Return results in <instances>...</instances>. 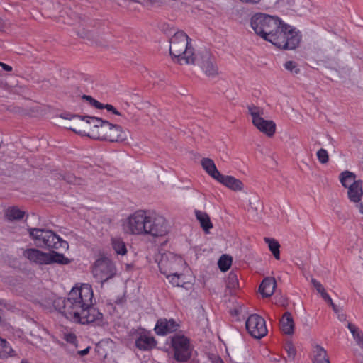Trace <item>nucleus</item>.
Returning a JSON list of instances; mask_svg holds the SVG:
<instances>
[{
    "mask_svg": "<svg viewBox=\"0 0 363 363\" xmlns=\"http://www.w3.org/2000/svg\"><path fill=\"white\" fill-rule=\"evenodd\" d=\"M250 26L257 35L279 49L294 50L301 40L298 30L277 16L256 13L251 17Z\"/></svg>",
    "mask_w": 363,
    "mask_h": 363,
    "instance_id": "obj_1",
    "label": "nucleus"
},
{
    "mask_svg": "<svg viewBox=\"0 0 363 363\" xmlns=\"http://www.w3.org/2000/svg\"><path fill=\"white\" fill-rule=\"evenodd\" d=\"M120 223L121 231L128 236L159 238L170 232L167 220L152 211L137 210L121 219Z\"/></svg>",
    "mask_w": 363,
    "mask_h": 363,
    "instance_id": "obj_2",
    "label": "nucleus"
},
{
    "mask_svg": "<svg viewBox=\"0 0 363 363\" xmlns=\"http://www.w3.org/2000/svg\"><path fill=\"white\" fill-rule=\"evenodd\" d=\"M83 124L86 126V128L89 127V133H86L85 130L71 129L82 135H86L96 140L121 143L127 139V134L121 126L113 125L100 118L90 117L86 121L83 122Z\"/></svg>",
    "mask_w": 363,
    "mask_h": 363,
    "instance_id": "obj_3",
    "label": "nucleus"
},
{
    "mask_svg": "<svg viewBox=\"0 0 363 363\" xmlns=\"http://www.w3.org/2000/svg\"><path fill=\"white\" fill-rule=\"evenodd\" d=\"M94 292L91 285L81 284L76 285L68 294L63 302L62 313L68 318L77 312L83 311V308L93 305Z\"/></svg>",
    "mask_w": 363,
    "mask_h": 363,
    "instance_id": "obj_4",
    "label": "nucleus"
},
{
    "mask_svg": "<svg viewBox=\"0 0 363 363\" xmlns=\"http://www.w3.org/2000/svg\"><path fill=\"white\" fill-rule=\"evenodd\" d=\"M169 52L172 59L180 65L194 62V52L189 45V37L183 31L176 32L169 40Z\"/></svg>",
    "mask_w": 363,
    "mask_h": 363,
    "instance_id": "obj_5",
    "label": "nucleus"
},
{
    "mask_svg": "<svg viewBox=\"0 0 363 363\" xmlns=\"http://www.w3.org/2000/svg\"><path fill=\"white\" fill-rule=\"evenodd\" d=\"M247 111L251 118V122L257 130L268 138H272L274 135L277 124L273 120L264 117L265 111L262 107L250 104L247 106Z\"/></svg>",
    "mask_w": 363,
    "mask_h": 363,
    "instance_id": "obj_6",
    "label": "nucleus"
},
{
    "mask_svg": "<svg viewBox=\"0 0 363 363\" xmlns=\"http://www.w3.org/2000/svg\"><path fill=\"white\" fill-rule=\"evenodd\" d=\"M23 255L30 262L38 265H47L54 263L60 264H67L70 260L55 251L44 252L38 249L30 248L23 251Z\"/></svg>",
    "mask_w": 363,
    "mask_h": 363,
    "instance_id": "obj_7",
    "label": "nucleus"
},
{
    "mask_svg": "<svg viewBox=\"0 0 363 363\" xmlns=\"http://www.w3.org/2000/svg\"><path fill=\"white\" fill-rule=\"evenodd\" d=\"M29 235L35 242V244L41 247L58 249L67 247V242L51 230L30 228L29 229Z\"/></svg>",
    "mask_w": 363,
    "mask_h": 363,
    "instance_id": "obj_8",
    "label": "nucleus"
},
{
    "mask_svg": "<svg viewBox=\"0 0 363 363\" xmlns=\"http://www.w3.org/2000/svg\"><path fill=\"white\" fill-rule=\"evenodd\" d=\"M92 273L96 279L103 284L113 278L116 274L113 262L108 257H101L94 264Z\"/></svg>",
    "mask_w": 363,
    "mask_h": 363,
    "instance_id": "obj_9",
    "label": "nucleus"
},
{
    "mask_svg": "<svg viewBox=\"0 0 363 363\" xmlns=\"http://www.w3.org/2000/svg\"><path fill=\"white\" fill-rule=\"evenodd\" d=\"M187 266V263L181 256L172 252L163 255L159 263L160 271L165 277L182 269H186Z\"/></svg>",
    "mask_w": 363,
    "mask_h": 363,
    "instance_id": "obj_10",
    "label": "nucleus"
},
{
    "mask_svg": "<svg viewBox=\"0 0 363 363\" xmlns=\"http://www.w3.org/2000/svg\"><path fill=\"white\" fill-rule=\"evenodd\" d=\"M67 319L81 324L94 323L97 325H102L105 323L103 314L99 309L92 307V306L87 307V308H83V311L77 312V314L73 315Z\"/></svg>",
    "mask_w": 363,
    "mask_h": 363,
    "instance_id": "obj_11",
    "label": "nucleus"
},
{
    "mask_svg": "<svg viewBox=\"0 0 363 363\" xmlns=\"http://www.w3.org/2000/svg\"><path fill=\"white\" fill-rule=\"evenodd\" d=\"M190 64L197 65L203 73L208 77H214L218 74V67L215 60L207 50L198 51L194 53V62Z\"/></svg>",
    "mask_w": 363,
    "mask_h": 363,
    "instance_id": "obj_12",
    "label": "nucleus"
},
{
    "mask_svg": "<svg viewBox=\"0 0 363 363\" xmlns=\"http://www.w3.org/2000/svg\"><path fill=\"white\" fill-rule=\"evenodd\" d=\"M168 282L173 287H181L185 289H190L194 284V277L189 267L170 274L166 277Z\"/></svg>",
    "mask_w": 363,
    "mask_h": 363,
    "instance_id": "obj_13",
    "label": "nucleus"
},
{
    "mask_svg": "<svg viewBox=\"0 0 363 363\" xmlns=\"http://www.w3.org/2000/svg\"><path fill=\"white\" fill-rule=\"evenodd\" d=\"M245 328L247 333L255 339L262 338L268 332L265 320L257 314H252L247 318Z\"/></svg>",
    "mask_w": 363,
    "mask_h": 363,
    "instance_id": "obj_14",
    "label": "nucleus"
},
{
    "mask_svg": "<svg viewBox=\"0 0 363 363\" xmlns=\"http://www.w3.org/2000/svg\"><path fill=\"white\" fill-rule=\"evenodd\" d=\"M174 356L177 361L186 362L190 357L191 348L187 337L184 335H175L172 340Z\"/></svg>",
    "mask_w": 363,
    "mask_h": 363,
    "instance_id": "obj_15",
    "label": "nucleus"
},
{
    "mask_svg": "<svg viewBox=\"0 0 363 363\" xmlns=\"http://www.w3.org/2000/svg\"><path fill=\"white\" fill-rule=\"evenodd\" d=\"M216 182L233 191H243L245 189L243 182L232 175L221 174Z\"/></svg>",
    "mask_w": 363,
    "mask_h": 363,
    "instance_id": "obj_16",
    "label": "nucleus"
},
{
    "mask_svg": "<svg viewBox=\"0 0 363 363\" xmlns=\"http://www.w3.org/2000/svg\"><path fill=\"white\" fill-rule=\"evenodd\" d=\"M157 342L150 332L141 331L135 340V346L140 350H149L154 348Z\"/></svg>",
    "mask_w": 363,
    "mask_h": 363,
    "instance_id": "obj_17",
    "label": "nucleus"
},
{
    "mask_svg": "<svg viewBox=\"0 0 363 363\" xmlns=\"http://www.w3.org/2000/svg\"><path fill=\"white\" fill-rule=\"evenodd\" d=\"M178 325L172 319H160L157 320L154 330L158 335H165L167 333L175 331Z\"/></svg>",
    "mask_w": 363,
    "mask_h": 363,
    "instance_id": "obj_18",
    "label": "nucleus"
},
{
    "mask_svg": "<svg viewBox=\"0 0 363 363\" xmlns=\"http://www.w3.org/2000/svg\"><path fill=\"white\" fill-rule=\"evenodd\" d=\"M201 165L205 172L213 179L217 181L221 173L218 169L214 161L208 157H203L201 160Z\"/></svg>",
    "mask_w": 363,
    "mask_h": 363,
    "instance_id": "obj_19",
    "label": "nucleus"
},
{
    "mask_svg": "<svg viewBox=\"0 0 363 363\" xmlns=\"http://www.w3.org/2000/svg\"><path fill=\"white\" fill-rule=\"evenodd\" d=\"M281 332L286 335H291L294 333V320L291 313L286 312L283 314L279 321Z\"/></svg>",
    "mask_w": 363,
    "mask_h": 363,
    "instance_id": "obj_20",
    "label": "nucleus"
},
{
    "mask_svg": "<svg viewBox=\"0 0 363 363\" xmlns=\"http://www.w3.org/2000/svg\"><path fill=\"white\" fill-rule=\"evenodd\" d=\"M277 283L274 278L267 277L264 279L259 286V291L264 297L271 296L276 288Z\"/></svg>",
    "mask_w": 363,
    "mask_h": 363,
    "instance_id": "obj_21",
    "label": "nucleus"
},
{
    "mask_svg": "<svg viewBox=\"0 0 363 363\" xmlns=\"http://www.w3.org/2000/svg\"><path fill=\"white\" fill-rule=\"evenodd\" d=\"M111 245L116 255L125 256L127 254V246L122 238L118 236L112 237L111 238Z\"/></svg>",
    "mask_w": 363,
    "mask_h": 363,
    "instance_id": "obj_22",
    "label": "nucleus"
},
{
    "mask_svg": "<svg viewBox=\"0 0 363 363\" xmlns=\"http://www.w3.org/2000/svg\"><path fill=\"white\" fill-rule=\"evenodd\" d=\"M311 282L312 285L313 286V287L317 290L318 293H319L320 294L321 297L324 299V301H326L330 306H332L334 311H337V306L335 304H334L331 297L326 292L325 288L321 284V283L313 278L311 279Z\"/></svg>",
    "mask_w": 363,
    "mask_h": 363,
    "instance_id": "obj_23",
    "label": "nucleus"
},
{
    "mask_svg": "<svg viewBox=\"0 0 363 363\" xmlns=\"http://www.w3.org/2000/svg\"><path fill=\"white\" fill-rule=\"evenodd\" d=\"M313 363H330L325 350L320 345L313 349Z\"/></svg>",
    "mask_w": 363,
    "mask_h": 363,
    "instance_id": "obj_24",
    "label": "nucleus"
},
{
    "mask_svg": "<svg viewBox=\"0 0 363 363\" xmlns=\"http://www.w3.org/2000/svg\"><path fill=\"white\" fill-rule=\"evenodd\" d=\"M347 328L352 335L355 343L361 348H363V332L356 325L347 322Z\"/></svg>",
    "mask_w": 363,
    "mask_h": 363,
    "instance_id": "obj_25",
    "label": "nucleus"
},
{
    "mask_svg": "<svg viewBox=\"0 0 363 363\" xmlns=\"http://www.w3.org/2000/svg\"><path fill=\"white\" fill-rule=\"evenodd\" d=\"M347 194L350 201L352 203L362 201L363 197L362 181L359 182L354 188H352L350 191H347Z\"/></svg>",
    "mask_w": 363,
    "mask_h": 363,
    "instance_id": "obj_26",
    "label": "nucleus"
},
{
    "mask_svg": "<svg viewBox=\"0 0 363 363\" xmlns=\"http://www.w3.org/2000/svg\"><path fill=\"white\" fill-rule=\"evenodd\" d=\"M195 216L204 231L208 232V230L213 228L210 218L206 213L201 211H195Z\"/></svg>",
    "mask_w": 363,
    "mask_h": 363,
    "instance_id": "obj_27",
    "label": "nucleus"
},
{
    "mask_svg": "<svg viewBox=\"0 0 363 363\" xmlns=\"http://www.w3.org/2000/svg\"><path fill=\"white\" fill-rule=\"evenodd\" d=\"M339 181L342 186H345L347 184H354L356 182L361 181L360 179H357V176L354 173L345 170L339 174Z\"/></svg>",
    "mask_w": 363,
    "mask_h": 363,
    "instance_id": "obj_28",
    "label": "nucleus"
},
{
    "mask_svg": "<svg viewBox=\"0 0 363 363\" xmlns=\"http://www.w3.org/2000/svg\"><path fill=\"white\" fill-rule=\"evenodd\" d=\"M15 355V352L10 344L5 340L0 337V357L7 358Z\"/></svg>",
    "mask_w": 363,
    "mask_h": 363,
    "instance_id": "obj_29",
    "label": "nucleus"
},
{
    "mask_svg": "<svg viewBox=\"0 0 363 363\" xmlns=\"http://www.w3.org/2000/svg\"><path fill=\"white\" fill-rule=\"evenodd\" d=\"M5 216L9 220H20L23 218L24 212L17 207L11 206L6 210Z\"/></svg>",
    "mask_w": 363,
    "mask_h": 363,
    "instance_id": "obj_30",
    "label": "nucleus"
},
{
    "mask_svg": "<svg viewBox=\"0 0 363 363\" xmlns=\"http://www.w3.org/2000/svg\"><path fill=\"white\" fill-rule=\"evenodd\" d=\"M264 241L268 245V247H269V250L272 252V253L273 254L275 259H280V252H279L280 245L278 242V241L274 238H265Z\"/></svg>",
    "mask_w": 363,
    "mask_h": 363,
    "instance_id": "obj_31",
    "label": "nucleus"
},
{
    "mask_svg": "<svg viewBox=\"0 0 363 363\" xmlns=\"http://www.w3.org/2000/svg\"><path fill=\"white\" fill-rule=\"evenodd\" d=\"M218 264L221 271L226 272L232 264L231 257L227 255H222L218 262Z\"/></svg>",
    "mask_w": 363,
    "mask_h": 363,
    "instance_id": "obj_32",
    "label": "nucleus"
},
{
    "mask_svg": "<svg viewBox=\"0 0 363 363\" xmlns=\"http://www.w3.org/2000/svg\"><path fill=\"white\" fill-rule=\"evenodd\" d=\"M284 69L291 74H298L300 72V68L297 62L288 60L284 64Z\"/></svg>",
    "mask_w": 363,
    "mask_h": 363,
    "instance_id": "obj_33",
    "label": "nucleus"
},
{
    "mask_svg": "<svg viewBox=\"0 0 363 363\" xmlns=\"http://www.w3.org/2000/svg\"><path fill=\"white\" fill-rule=\"evenodd\" d=\"M317 158L321 164H326L329 160V155L328 151L321 148L317 151Z\"/></svg>",
    "mask_w": 363,
    "mask_h": 363,
    "instance_id": "obj_34",
    "label": "nucleus"
},
{
    "mask_svg": "<svg viewBox=\"0 0 363 363\" xmlns=\"http://www.w3.org/2000/svg\"><path fill=\"white\" fill-rule=\"evenodd\" d=\"M83 99H85L90 105L92 106L99 108V109H103L104 108V104L100 103L99 101H96L94 98H92L90 96L84 95Z\"/></svg>",
    "mask_w": 363,
    "mask_h": 363,
    "instance_id": "obj_35",
    "label": "nucleus"
},
{
    "mask_svg": "<svg viewBox=\"0 0 363 363\" xmlns=\"http://www.w3.org/2000/svg\"><path fill=\"white\" fill-rule=\"evenodd\" d=\"M30 341L33 345H35L39 347L47 346V341L43 340L40 337L38 336H33V339Z\"/></svg>",
    "mask_w": 363,
    "mask_h": 363,
    "instance_id": "obj_36",
    "label": "nucleus"
},
{
    "mask_svg": "<svg viewBox=\"0 0 363 363\" xmlns=\"http://www.w3.org/2000/svg\"><path fill=\"white\" fill-rule=\"evenodd\" d=\"M228 286L235 288L238 285L237 276L234 274H230L228 276Z\"/></svg>",
    "mask_w": 363,
    "mask_h": 363,
    "instance_id": "obj_37",
    "label": "nucleus"
},
{
    "mask_svg": "<svg viewBox=\"0 0 363 363\" xmlns=\"http://www.w3.org/2000/svg\"><path fill=\"white\" fill-rule=\"evenodd\" d=\"M301 1V0H289L287 4L289 9L296 11L298 9L299 3Z\"/></svg>",
    "mask_w": 363,
    "mask_h": 363,
    "instance_id": "obj_38",
    "label": "nucleus"
},
{
    "mask_svg": "<svg viewBox=\"0 0 363 363\" xmlns=\"http://www.w3.org/2000/svg\"><path fill=\"white\" fill-rule=\"evenodd\" d=\"M65 340L71 344L75 345L77 341V337L73 333H66L64 335Z\"/></svg>",
    "mask_w": 363,
    "mask_h": 363,
    "instance_id": "obj_39",
    "label": "nucleus"
},
{
    "mask_svg": "<svg viewBox=\"0 0 363 363\" xmlns=\"http://www.w3.org/2000/svg\"><path fill=\"white\" fill-rule=\"evenodd\" d=\"M337 315V318L341 322H346V323L348 322L347 320V315L342 311V310L337 306V311H334Z\"/></svg>",
    "mask_w": 363,
    "mask_h": 363,
    "instance_id": "obj_40",
    "label": "nucleus"
},
{
    "mask_svg": "<svg viewBox=\"0 0 363 363\" xmlns=\"http://www.w3.org/2000/svg\"><path fill=\"white\" fill-rule=\"evenodd\" d=\"M288 358L290 360H294L296 356V350L292 346H289L287 348Z\"/></svg>",
    "mask_w": 363,
    "mask_h": 363,
    "instance_id": "obj_41",
    "label": "nucleus"
},
{
    "mask_svg": "<svg viewBox=\"0 0 363 363\" xmlns=\"http://www.w3.org/2000/svg\"><path fill=\"white\" fill-rule=\"evenodd\" d=\"M104 108H106L108 111H111L116 115H119L118 111L111 104L104 105Z\"/></svg>",
    "mask_w": 363,
    "mask_h": 363,
    "instance_id": "obj_42",
    "label": "nucleus"
},
{
    "mask_svg": "<svg viewBox=\"0 0 363 363\" xmlns=\"http://www.w3.org/2000/svg\"><path fill=\"white\" fill-rule=\"evenodd\" d=\"M354 204L355 208L358 210L361 215H363V203L362 201L358 202H352Z\"/></svg>",
    "mask_w": 363,
    "mask_h": 363,
    "instance_id": "obj_43",
    "label": "nucleus"
},
{
    "mask_svg": "<svg viewBox=\"0 0 363 363\" xmlns=\"http://www.w3.org/2000/svg\"><path fill=\"white\" fill-rule=\"evenodd\" d=\"M0 67H1L2 69L6 72H11L12 70V67L10 65L3 62H0Z\"/></svg>",
    "mask_w": 363,
    "mask_h": 363,
    "instance_id": "obj_44",
    "label": "nucleus"
},
{
    "mask_svg": "<svg viewBox=\"0 0 363 363\" xmlns=\"http://www.w3.org/2000/svg\"><path fill=\"white\" fill-rule=\"evenodd\" d=\"M362 181H359V182H361ZM359 184V182H354V184H347L345 186H343L344 188H345L347 189V191H350V189H352V188H354L355 186H357V184Z\"/></svg>",
    "mask_w": 363,
    "mask_h": 363,
    "instance_id": "obj_45",
    "label": "nucleus"
},
{
    "mask_svg": "<svg viewBox=\"0 0 363 363\" xmlns=\"http://www.w3.org/2000/svg\"><path fill=\"white\" fill-rule=\"evenodd\" d=\"M89 351V347L85 348L84 350L78 351V354H80L81 356H84V355L87 354Z\"/></svg>",
    "mask_w": 363,
    "mask_h": 363,
    "instance_id": "obj_46",
    "label": "nucleus"
},
{
    "mask_svg": "<svg viewBox=\"0 0 363 363\" xmlns=\"http://www.w3.org/2000/svg\"><path fill=\"white\" fill-rule=\"evenodd\" d=\"M242 2L244 3H249V4H257L260 1V0H240Z\"/></svg>",
    "mask_w": 363,
    "mask_h": 363,
    "instance_id": "obj_47",
    "label": "nucleus"
},
{
    "mask_svg": "<svg viewBox=\"0 0 363 363\" xmlns=\"http://www.w3.org/2000/svg\"><path fill=\"white\" fill-rule=\"evenodd\" d=\"M213 363H224L223 361L218 357H215L213 359Z\"/></svg>",
    "mask_w": 363,
    "mask_h": 363,
    "instance_id": "obj_48",
    "label": "nucleus"
},
{
    "mask_svg": "<svg viewBox=\"0 0 363 363\" xmlns=\"http://www.w3.org/2000/svg\"><path fill=\"white\" fill-rule=\"evenodd\" d=\"M6 25V21L2 18L0 17V30L4 28Z\"/></svg>",
    "mask_w": 363,
    "mask_h": 363,
    "instance_id": "obj_49",
    "label": "nucleus"
},
{
    "mask_svg": "<svg viewBox=\"0 0 363 363\" xmlns=\"http://www.w3.org/2000/svg\"><path fill=\"white\" fill-rule=\"evenodd\" d=\"M281 3H282V4H284V0H281Z\"/></svg>",
    "mask_w": 363,
    "mask_h": 363,
    "instance_id": "obj_50",
    "label": "nucleus"
}]
</instances>
